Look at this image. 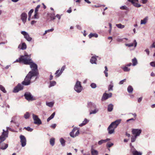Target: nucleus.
Instances as JSON below:
<instances>
[{
    "instance_id": "1",
    "label": "nucleus",
    "mask_w": 155,
    "mask_h": 155,
    "mask_svg": "<svg viewBox=\"0 0 155 155\" xmlns=\"http://www.w3.org/2000/svg\"><path fill=\"white\" fill-rule=\"evenodd\" d=\"M30 68L31 71H29L25 78L24 80L21 82V84L19 83L15 87L13 90L14 93L18 92L19 91L23 89V85L27 86L31 84V80L34 77H36L38 74V66L35 63H32L30 64Z\"/></svg>"
},
{
    "instance_id": "2",
    "label": "nucleus",
    "mask_w": 155,
    "mask_h": 155,
    "mask_svg": "<svg viewBox=\"0 0 155 155\" xmlns=\"http://www.w3.org/2000/svg\"><path fill=\"white\" fill-rule=\"evenodd\" d=\"M22 62L25 64H30L32 63H34L30 58V55L25 54L24 56H21L18 59H17L15 62Z\"/></svg>"
},
{
    "instance_id": "3",
    "label": "nucleus",
    "mask_w": 155,
    "mask_h": 155,
    "mask_svg": "<svg viewBox=\"0 0 155 155\" xmlns=\"http://www.w3.org/2000/svg\"><path fill=\"white\" fill-rule=\"evenodd\" d=\"M74 90L77 93H79L81 92L83 89V87L82 86L81 82L77 81L74 87Z\"/></svg>"
},
{
    "instance_id": "4",
    "label": "nucleus",
    "mask_w": 155,
    "mask_h": 155,
    "mask_svg": "<svg viewBox=\"0 0 155 155\" xmlns=\"http://www.w3.org/2000/svg\"><path fill=\"white\" fill-rule=\"evenodd\" d=\"M32 118L34 120V123L36 124L39 125L42 124L41 120L39 118L37 115L32 114Z\"/></svg>"
},
{
    "instance_id": "5",
    "label": "nucleus",
    "mask_w": 155,
    "mask_h": 155,
    "mask_svg": "<svg viewBox=\"0 0 155 155\" xmlns=\"http://www.w3.org/2000/svg\"><path fill=\"white\" fill-rule=\"evenodd\" d=\"M25 99L28 101H32L35 100L30 92H26L24 94Z\"/></svg>"
},
{
    "instance_id": "6",
    "label": "nucleus",
    "mask_w": 155,
    "mask_h": 155,
    "mask_svg": "<svg viewBox=\"0 0 155 155\" xmlns=\"http://www.w3.org/2000/svg\"><path fill=\"white\" fill-rule=\"evenodd\" d=\"M3 131L2 135L0 136V143L4 141L8 137V133L5 132L4 130H3Z\"/></svg>"
},
{
    "instance_id": "7",
    "label": "nucleus",
    "mask_w": 155,
    "mask_h": 155,
    "mask_svg": "<svg viewBox=\"0 0 155 155\" xmlns=\"http://www.w3.org/2000/svg\"><path fill=\"white\" fill-rule=\"evenodd\" d=\"M142 130L141 129H133L132 130V134L136 137L139 136L142 132Z\"/></svg>"
},
{
    "instance_id": "8",
    "label": "nucleus",
    "mask_w": 155,
    "mask_h": 155,
    "mask_svg": "<svg viewBox=\"0 0 155 155\" xmlns=\"http://www.w3.org/2000/svg\"><path fill=\"white\" fill-rule=\"evenodd\" d=\"M21 34L24 36V38L28 41H31L32 38L30 37L29 34L26 31H21Z\"/></svg>"
},
{
    "instance_id": "9",
    "label": "nucleus",
    "mask_w": 155,
    "mask_h": 155,
    "mask_svg": "<svg viewBox=\"0 0 155 155\" xmlns=\"http://www.w3.org/2000/svg\"><path fill=\"white\" fill-rule=\"evenodd\" d=\"M21 144L22 147H25L26 144V140L25 137L22 135H21L20 137Z\"/></svg>"
},
{
    "instance_id": "10",
    "label": "nucleus",
    "mask_w": 155,
    "mask_h": 155,
    "mask_svg": "<svg viewBox=\"0 0 155 155\" xmlns=\"http://www.w3.org/2000/svg\"><path fill=\"white\" fill-rule=\"evenodd\" d=\"M121 121V119H118L115 121L112 122L110 124L113 126V127L115 129L117 127L118 125L120 123Z\"/></svg>"
},
{
    "instance_id": "11",
    "label": "nucleus",
    "mask_w": 155,
    "mask_h": 155,
    "mask_svg": "<svg viewBox=\"0 0 155 155\" xmlns=\"http://www.w3.org/2000/svg\"><path fill=\"white\" fill-rule=\"evenodd\" d=\"M115 129V128L113 127V126H112L110 124L107 129L108 133L110 134H113L114 132Z\"/></svg>"
},
{
    "instance_id": "12",
    "label": "nucleus",
    "mask_w": 155,
    "mask_h": 155,
    "mask_svg": "<svg viewBox=\"0 0 155 155\" xmlns=\"http://www.w3.org/2000/svg\"><path fill=\"white\" fill-rule=\"evenodd\" d=\"M87 107L89 110H92L96 107V105L91 102H88L87 104Z\"/></svg>"
},
{
    "instance_id": "13",
    "label": "nucleus",
    "mask_w": 155,
    "mask_h": 155,
    "mask_svg": "<svg viewBox=\"0 0 155 155\" xmlns=\"http://www.w3.org/2000/svg\"><path fill=\"white\" fill-rule=\"evenodd\" d=\"M27 17V14L25 13H22L21 15V19L24 24L26 22Z\"/></svg>"
},
{
    "instance_id": "14",
    "label": "nucleus",
    "mask_w": 155,
    "mask_h": 155,
    "mask_svg": "<svg viewBox=\"0 0 155 155\" xmlns=\"http://www.w3.org/2000/svg\"><path fill=\"white\" fill-rule=\"evenodd\" d=\"M112 96V94L111 93H109V94H107L106 93H104V94L102 97V99H103L106 100L109 98L111 97Z\"/></svg>"
},
{
    "instance_id": "15",
    "label": "nucleus",
    "mask_w": 155,
    "mask_h": 155,
    "mask_svg": "<svg viewBox=\"0 0 155 155\" xmlns=\"http://www.w3.org/2000/svg\"><path fill=\"white\" fill-rule=\"evenodd\" d=\"M137 43L135 40H134L133 43L125 44V45L126 46H128L130 47L134 46V48H135L137 46Z\"/></svg>"
},
{
    "instance_id": "16",
    "label": "nucleus",
    "mask_w": 155,
    "mask_h": 155,
    "mask_svg": "<svg viewBox=\"0 0 155 155\" xmlns=\"http://www.w3.org/2000/svg\"><path fill=\"white\" fill-rule=\"evenodd\" d=\"M19 49H21L22 50H25L27 46L25 43L24 42L22 43L21 45L20 44L18 47Z\"/></svg>"
},
{
    "instance_id": "17",
    "label": "nucleus",
    "mask_w": 155,
    "mask_h": 155,
    "mask_svg": "<svg viewBox=\"0 0 155 155\" xmlns=\"http://www.w3.org/2000/svg\"><path fill=\"white\" fill-rule=\"evenodd\" d=\"M8 147V144L5 143H0V149L3 150H5Z\"/></svg>"
},
{
    "instance_id": "18",
    "label": "nucleus",
    "mask_w": 155,
    "mask_h": 155,
    "mask_svg": "<svg viewBox=\"0 0 155 155\" xmlns=\"http://www.w3.org/2000/svg\"><path fill=\"white\" fill-rule=\"evenodd\" d=\"M94 110H89V114L91 115L92 114H96L98 111V109L96 108H94Z\"/></svg>"
},
{
    "instance_id": "19",
    "label": "nucleus",
    "mask_w": 155,
    "mask_h": 155,
    "mask_svg": "<svg viewBox=\"0 0 155 155\" xmlns=\"http://www.w3.org/2000/svg\"><path fill=\"white\" fill-rule=\"evenodd\" d=\"M97 57L98 58V56H96V57L93 56L91 57V59H90V61L91 63V64H96V61L97 60V58H96Z\"/></svg>"
},
{
    "instance_id": "20",
    "label": "nucleus",
    "mask_w": 155,
    "mask_h": 155,
    "mask_svg": "<svg viewBox=\"0 0 155 155\" xmlns=\"http://www.w3.org/2000/svg\"><path fill=\"white\" fill-rule=\"evenodd\" d=\"M148 19V17H146L143 19L141 20L140 21L141 25H145L147 23Z\"/></svg>"
},
{
    "instance_id": "21",
    "label": "nucleus",
    "mask_w": 155,
    "mask_h": 155,
    "mask_svg": "<svg viewBox=\"0 0 155 155\" xmlns=\"http://www.w3.org/2000/svg\"><path fill=\"white\" fill-rule=\"evenodd\" d=\"M128 1L129 2H131L136 7H140L141 6V5L139 4L136 3H135L134 2L133 0H128Z\"/></svg>"
},
{
    "instance_id": "22",
    "label": "nucleus",
    "mask_w": 155,
    "mask_h": 155,
    "mask_svg": "<svg viewBox=\"0 0 155 155\" xmlns=\"http://www.w3.org/2000/svg\"><path fill=\"white\" fill-rule=\"evenodd\" d=\"M89 121V120L86 118H85L84 120L83 121L82 123L80 124L79 125V126L80 127H82L85 125L87 124Z\"/></svg>"
},
{
    "instance_id": "23",
    "label": "nucleus",
    "mask_w": 155,
    "mask_h": 155,
    "mask_svg": "<svg viewBox=\"0 0 155 155\" xmlns=\"http://www.w3.org/2000/svg\"><path fill=\"white\" fill-rule=\"evenodd\" d=\"M78 128H77V127H74L73 128L72 131L71 132L70 134V135L71 137H74V132L76 130H77L78 129Z\"/></svg>"
},
{
    "instance_id": "24",
    "label": "nucleus",
    "mask_w": 155,
    "mask_h": 155,
    "mask_svg": "<svg viewBox=\"0 0 155 155\" xmlns=\"http://www.w3.org/2000/svg\"><path fill=\"white\" fill-rule=\"evenodd\" d=\"M65 65H64L62 66V67L61 68V70L60 71V72H59V74H58L56 75V77H59L62 73L63 71L65 69Z\"/></svg>"
},
{
    "instance_id": "25",
    "label": "nucleus",
    "mask_w": 155,
    "mask_h": 155,
    "mask_svg": "<svg viewBox=\"0 0 155 155\" xmlns=\"http://www.w3.org/2000/svg\"><path fill=\"white\" fill-rule=\"evenodd\" d=\"M114 106L111 104H110L108 105L107 111L109 112H111L113 109Z\"/></svg>"
},
{
    "instance_id": "26",
    "label": "nucleus",
    "mask_w": 155,
    "mask_h": 155,
    "mask_svg": "<svg viewBox=\"0 0 155 155\" xmlns=\"http://www.w3.org/2000/svg\"><path fill=\"white\" fill-rule=\"evenodd\" d=\"M132 65L133 66H136L138 63L137 61L136 58H134L132 60Z\"/></svg>"
},
{
    "instance_id": "27",
    "label": "nucleus",
    "mask_w": 155,
    "mask_h": 155,
    "mask_svg": "<svg viewBox=\"0 0 155 155\" xmlns=\"http://www.w3.org/2000/svg\"><path fill=\"white\" fill-rule=\"evenodd\" d=\"M91 153L92 155H98V152L97 150L92 148L91 149Z\"/></svg>"
},
{
    "instance_id": "28",
    "label": "nucleus",
    "mask_w": 155,
    "mask_h": 155,
    "mask_svg": "<svg viewBox=\"0 0 155 155\" xmlns=\"http://www.w3.org/2000/svg\"><path fill=\"white\" fill-rule=\"evenodd\" d=\"M133 155H141L142 153L139 152H138L136 150H134L132 152Z\"/></svg>"
},
{
    "instance_id": "29",
    "label": "nucleus",
    "mask_w": 155,
    "mask_h": 155,
    "mask_svg": "<svg viewBox=\"0 0 155 155\" xmlns=\"http://www.w3.org/2000/svg\"><path fill=\"white\" fill-rule=\"evenodd\" d=\"M93 37H94L95 38H97L98 37V35L96 33H91L89 35V38H90Z\"/></svg>"
},
{
    "instance_id": "30",
    "label": "nucleus",
    "mask_w": 155,
    "mask_h": 155,
    "mask_svg": "<svg viewBox=\"0 0 155 155\" xmlns=\"http://www.w3.org/2000/svg\"><path fill=\"white\" fill-rule=\"evenodd\" d=\"M60 141L62 146H64L65 145V140L62 138H61L60 139Z\"/></svg>"
},
{
    "instance_id": "31",
    "label": "nucleus",
    "mask_w": 155,
    "mask_h": 155,
    "mask_svg": "<svg viewBox=\"0 0 155 155\" xmlns=\"http://www.w3.org/2000/svg\"><path fill=\"white\" fill-rule=\"evenodd\" d=\"M54 104V102H47L46 105L50 107H52Z\"/></svg>"
},
{
    "instance_id": "32",
    "label": "nucleus",
    "mask_w": 155,
    "mask_h": 155,
    "mask_svg": "<svg viewBox=\"0 0 155 155\" xmlns=\"http://www.w3.org/2000/svg\"><path fill=\"white\" fill-rule=\"evenodd\" d=\"M55 115V113L54 112L47 119V121L49 122L51 120L53 119Z\"/></svg>"
},
{
    "instance_id": "33",
    "label": "nucleus",
    "mask_w": 155,
    "mask_h": 155,
    "mask_svg": "<svg viewBox=\"0 0 155 155\" xmlns=\"http://www.w3.org/2000/svg\"><path fill=\"white\" fill-rule=\"evenodd\" d=\"M133 89L131 86L130 85L128 86L127 89V90L129 93H132L133 91Z\"/></svg>"
},
{
    "instance_id": "34",
    "label": "nucleus",
    "mask_w": 155,
    "mask_h": 155,
    "mask_svg": "<svg viewBox=\"0 0 155 155\" xmlns=\"http://www.w3.org/2000/svg\"><path fill=\"white\" fill-rule=\"evenodd\" d=\"M116 26L119 28L123 29L125 27V26L123 25H122L121 24H117L116 25Z\"/></svg>"
},
{
    "instance_id": "35",
    "label": "nucleus",
    "mask_w": 155,
    "mask_h": 155,
    "mask_svg": "<svg viewBox=\"0 0 155 155\" xmlns=\"http://www.w3.org/2000/svg\"><path fill=\"white\" fill-rule=\"evenodd\" d=\"M104 68L105 70L104 71V72L105 74V76L106 77H107L108 76V74L107 73V71H108V70L107 69V67L106 66H105L104 67Z\"/></svg>"
},
{
    "instance_id": "36",
    "label": "nucleus",
    "mask_w": 155,
    "mask_h": 155,
    "mask_svg": "<svg viewBox=\"0 0 155 155\" xmlns=\"http://www.w3.org/2000/svg\"><path fill=\"white\" fill-rule=\"evenodd\" d=\"M50 143L52 146H54V138H51L50 140Z\"/></svg>"
},
{
    "instance_id": "37",
    "label": "nucleus",
    "mask_w": 155,
    "mask_h": 155,
    "mask_svg": "<svg viewBox=\"0 0 155 155\" xmlns=\"http://www.w3.org/2000/svg\"><path fill=\"white\" fill-rule=\"evenodd\" d=\"M0 89L4 93H6L7 92L5 87L1 85H0Z\"/></svg>"
},
{
    "instance_id": "38",
    "label": "nucleus",
    "mask_w": 155,
    "mask_h": 155,
    "mask_svg": "<svg viewBox=\"0 0 155 155\" xmlns=\"http://www.w3.org/2000/svg\"><path fill=\"white\" fill-rule=\"evenodd\" d=\"M30 116L28 112H27L24 115V117L26 119H28Z\"/></svg>"
},
{
    "instance_id": "39",
    "label": "nucleus",
    "mask_w": 155,
    "mask_h": 155,
    "mask_svg": "<svg viewBox=\"0 0 155 155\" xmlns=\"http://www.w3.org/2000/svg\"><path fill=\"white\" fill-rule=\"evenodd\" d=\"M122 69L125 72H128L130 70V69L128 68L127 66H126L122 68Z\"/></svg>"
},
{
    "instance_id": "40",
    "label": "nucleus",
    "mask_w": 155,
    "mask_h": 155,
    "mask_svg": "<svg viewBox=\"0 0 155 155\" xmlns=\"http://www.w3.org/2000/svg\"><path fill=\"white\" fill-rule=\"evenodd\" d=\"M56 84V82L55 81H51L50 82V85L49 86V87H51L53 86H54Z\"/></svg>"
},
{
    "instance_id": "41",
    "label": "nucleus",
    "mask_w": 155,
    "mask_h": 155,
    "mask_svg": "<svg viewBox=\"0 0 155 155\" xmlns=\"http://www.w3.org/2000/svg\"><path fill=\"white\" fill-rule=\"evenodd\" d=\"M24 129H26V130L29 132H32L33 130V129L30 128L29 127H25Z\"/></svg>"
},
{
    "instance_id": "42",
    "label": "nucleus",
    "mask_w": 155,
    "mask_h": 155,
    "mask_svg": "<svg viewBox=\"0 0 155 155\" xmlns=\"http://www.w3.org/2000/svg\"><path fill=\"white\" fill-rule=\"evenodd\" d=\"M77 130V131L75 133V134H74V137L78 136L79 134V128H78Z\"/></svg>"
},
{
    "instance_id": "43",
    "label": "nucleus",
    "mask_w": 155,
    "mask_h": 155,
    "mask_svg": "<svg viewBox=\"0 0 155 155\" xmlns=\"http://www.w3.org/2000/svg\"><path fill=\"white\" fill-rule=\"evenodd\" d=\"M113 84H110L108 87V91H113Z\"/></svg>"
},
{
    "instance_id": "44",
    "label": "nucleus",
    "mask_w": 155,
    "mask_h": 155,
    "mask_svg": "<svg viewBox=\"0 0 155 155\" xmlns=\"http://www.w3.org/2000/svg\"><path fill=\"white\" fill-rule=\"evenodd\" d=\"M40 5H38L35 8V13H38V9L40 8Z\"/></svg>"
},
{
    "instance_id": "45",
    "label": "nucleus",
    "mask_w": 155,
    "mask_h": 155,
    "mask_svg": "<svg viewBox=\"0 0 155 155\" xmlns=\"http://www.w3.org/2000/svg\"><path fill=\"white\" fill-rule=\"evenodd\" d=\"M137 137L136 136H132L131 138V142H134L137 138Z\"/></svg>"
},
{
    "instance_id": "46",
    "label": "nucleus",
    "mask_w": 155,
    "mask_h": 155,
    "mask_svg": "<svg viewBox=\"0 0 155 155\" xmlns=\"http://www.w3.org/2000/svg\"><path fill=\"white\" fill-rule=\"evenodd\" d=\"M90 86L92 88H95L97 87L96 84L94 83H92L91 84Z\"/></svg>"
},
{
    "instance_id": "47",
    "label": "nucleus",
    "mask_w": 155,
    "mask_h": 155,
    "mask_svg": "<svg viewBox=\"0 0 155 155\" xmlns=\"http://www.w3.org/2000/svg\"><path fill=\"white\" fill-rule=\"evenodd\" d=\"M104 143H105V140H102L99 141L98 143L99 145H100Z\"/></svg>"
},
{
    "instance_id": "48",
    "label": "nucleus",
    "mask_w": 155,
    "mask_h": 155,
    "mask_svg": "<svg viewBox=\"0 0 155 155\" xmlns=\"http://www.w3.org/2000/svg\"><path fill=\"white\" fill-rule=\"evenodd\" d=\"M120 8L121 9H123V10H127L128 9L127 7L126 6H125V5L121 7H120Z\"/></svg>"
},
{
    "instance_id": "49",
    "label": "nucleus",
    "mask_w": 155,
    "mask_h": 155,
    "mask_svg": "<svg viewBox=\"0 0 155 155\" xmlns=\"http://www.w3.org/2000/svg\"><path fill=\"white\" fill-rule=\"evenodd\" d=\"M34 10L33 9H31L28 13V16L31 17L32 13L33 12Z\"/></svg>"
},
{
    "instance_id": "50",
    "label": "nucleus",
    "mask_w": 155,
    "mask_h": 155,
    "mask_svg": "<svg viewBox=\"0 0 155 155\" xmlns=\"http://www.w3.org/2000/svg\"><path fill=\"white\" fill-rule=\"evenodd\" d=\"M114 145V144L112 143H107V147H108L110 148L111 147H112V146Z\"/></svg>"
},
{
    "instance_id": "51",
    "label": "nucleus",
    "mask_w": 155,
    "mask_h": 155,
    "mask_svg": "<svg viewBox=\"0 0 155 155\" xmlns=\"http://www.w3.org/2000/svg\"><path fill=\"white\" fill-rule=\"evenodd\" d=\"M150 65L153 67H155V61H153L150 63Z\"/></svg>"
},
{
    "instance_id": "52",
    "label": "nucleus",
    "mask_w": 155,
    "mask_h": 155,
    "mask_svg": "<svg viewBox=\"0 0 155 155\" xmlns=\"http://www.w3.org/2000/svg\"><path fill=\"white\" fill-rule=\"evenodd\" d=\"M38 13H35V14L34 15V18L35 19H38L39 17L37 16Z\"/></svg>"
},
{
    "instance_id": "53",
    "label": "nucleus",
    "mask_w": 155,
    "mask_h": 155,
    "mask_svg": "<svg viewBox=\"0 0 155 155\" xmlns=\"http://www.w3.org/2000/svg\"><path fill=\"white\" fill-rule=\"evenodd\" d=\"M126 81V79H124V80H122L121 81H120V82L119 83V84H123L124 82L125 81Z\"/></svg>"
},
{
    "instance_id": "54",
    "label": "nucleus",
    "mask_w": 155,
    "mask_h": 155,
    "mask_svg": "<svg viewBox=\"0 0 155 155\" xmlns=\"http://www.w3.org/2000/svg\"><path fill=\"white\" fill-rule=\"evenodd\" d=\"M56 17L58 18V19L60 20V19H61V15H60L58 14H57L56 15Z\"/></svg>"
},
{
    "instance_id": "55",
    "label": "nucleus",
    "mask_w": 155,
    "mask_h": 155,
    "mask_svg": "<svg viewBox=\"0 0 155 155\" xmlns=\"http://www.w3.org/2000/svg\"><path fill=\"white\" fill-rule=\"evenodd\" d=\"M142 99V97H140L138 99V103H140Z\"/></svg>"
},
{
    "instance_id": "56",
    "label": "nucleus",
    "mask_w": 155,
    "mask_h": 155,
    "mask_svg": "<svg viewBox=\"0 0 155 155\" xmlns=\"http://www.w3.org/2000/svg\"><path fill=\"white\" fill-rule=\"evenodd\" d=\"M56 124H53L51 126V127L53 128H55L56 127Z\"/></svg>"
},
{
    "instance_id": "57",
    "label": "nucleus",
    "mask_w": 155,
    "mask_h": 155,
    "mask_svg": "<svg viewBox=\"0 0 155 155\" xmlns=\"http://www.w3.org/2000/svg\"><path fill=\"white\" fill-rule=\"evenodd\" d=\"M145 51L148 55H149V50L148 49H146L145 50Z\"/></svg>"
},
{
    "instance_id": "58",
    "label": "nucleus",
    "mask_w": 155,
    "mask_h": 155,
    "mask_svg": "<svg viewBox=\"0 0 155 155\" xmlns=\"http://www.w3.org/2000/svg\"><path fill=\"white\" fill-rule=\"evenodd\" d=\"M151 48H155V42H154L151 46Z\"/></svg>"
},
{
    "instance_id": "59",
    "label": "nucleus",
    "mask_w": 155,
    "mask_h": 155,
    "mask_svg": "<svg viewBox=\"0 0 155 155\" xmlns=\"http://www.w3.org/2000/svg\"><path fill=\"white\" fill-rule=\"evenodd\" d=\"M7 128V130L6 131H5V132H7L8 133V130H12V129H11V128L9 127H6Z\"/></svg>"
},
{
    "instance_id": "60",
    "label": "nucleus",
    "mask_w": 155,
    "mask_h": 155,
    "mask_svg": "<svg viewBox=\"0 0 155 155\" xmlns=\"http://www.w3.org/2000/svg\"><path fill=\"white\" fill-rule=\"evenodd\" d=\"M76 27L78 29L81 30V27L79 25H77Z\"/></svg>"
},
{
    "instance_id": "61",
    "label": "nucleus",
    "mask_w": 155,
    "mask_h": 155,
    "mask_svg": "<svg viewBox=\"0 0 155 155\" xmlns=\"http://www.w3.org/2000/svg\"><path fill=\"white\" fill-rule=\"evenodd\" d=\"M36 21H34V20H33V21H31V25H33L34 24H35V23H36Z\"/></svg>"
},
{
    "instance_id": "62",
    "label": "nucleus",
    "mask_w": 155,
    "mask_h": 155,
    "mask_svg": "<svg viewBox=\"0 0 155 155\" xmlns=\"http://www.w3.org/2000/svg\"><path fill=\"white\" fill-rule=\"evenodd\" d=\"M147 0H142V2L143 4H144L147 2Z\"/></svg>"
},
{
    "instance_id": "63",
    "label": "nucleus",
    "mask_w": 155,
    "mask_h": 155,
    "mask_svg": "<svg viewBox=\"0 0 155 155\" xmlns=\"http://www.w3.org/2000/svg\"><path fill=\"white\" fill-rule=\"evenodd\" d=\"M67 12L68 13H71V8H70L67 11Z\"/></svg>"
},
{
    "instance_id": "64",
    "label": "nucleus",
    "mask_w": 155,
    "mask_h": 155,
    "mask_svg": "<svg viewBox=\"0 0 155 155\" xmlns=\"http://www.w3.org/2000/svg\"><path fill=\"white\" fill-rule=\"evenodd\" d=\"M84 1L87 3L88 4H90L91 2L89 1V0H84Z\"/></svg>"
}]
</instances>
